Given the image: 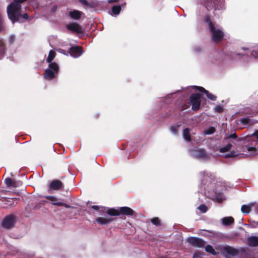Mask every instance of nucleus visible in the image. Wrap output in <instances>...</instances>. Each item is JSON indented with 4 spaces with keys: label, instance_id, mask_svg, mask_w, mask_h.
<instances>
[{
    "label": "nucleus",
    "instance_id": "nucleus-32",
    "mask_svg": "<svg viewBox=\"0 0 258 258\" xmlns=\"http://www.w3.org/2000/svg\"><path fill=\"white\" fill-rule=\"evenodd\" d=\"M152 223L158 226L160 224V220L158 218H154L151 220Z\"/></svg>",
    "mask_w": 258,
    "mask_h": 258
},
{
    "label": "nucleus",
    "instance_id": "nucleus-10",
    "mask_svg": "<svg viewBox=\"0 0 258 258\" xmlns=\"http://www.w3.org/2000/svg\"><path fill=\"white\" fill-rule=\"evenodd\" d=\"M69 53L72 57H78L82 54L81 47L79 46L73 47L69 49Z\"/></svg>",
    "mask_w": 258,
    "mask_h": 258
},
{
    "label": "nucleus",
    "instance_id": "nucleus-25",
    "mask_svg": "<svg viewBox=\"0 0 258 258\" xmlns=\"http://www.w3.org/2000/svg\"><path fill=\"white\" fill-rule=\"evenodd\" d=\"M205 250L207 252H209L213 255H216L217 254V252L215 251L214 249L213 248V247L210 245H207L205 247Z\"/></svg>",
    "mask_w": 258,
    "mask_h": 258
},
{
    "label": "nucleus",
    "instance_id": "nucleus-3",
    "mask_svg": "<svg viewBox=\"0 0 258 258\" xmlns=\"http://www.w3.org/2000/svg\"><path fill=\"white\" fill-rule=\"evenodd\" d=\"M58 69V66L56 63H50L44 74V78L47 80L52 79L55 75L57 73Z\"/></svg>",
    "mask_w": 258,
    "mask_h": 258
},
{
    "label": "nucleus",
    "instance_id": "nucleus-44",
    "mask_svg": "<svg viewBox=\"0 0 258 258\" xmlns=\"http://www.w3.org/2000/svg\"><path fill=\"white\" fill-rule=\"evenodd\" d=\"M118 0H108L109 3H112L117 2Z\"/></svg>",
    "mask_w": 258,
    "mask_h": 258
},
{
    "label": "nucleus",
    "instance_id": "nucleus-13",
    "mask_svg": "<svg viewBox=\"0 0 258 258\" xmlns=\"http://www.w3.org/2000/svg\"><path fill=\"white\" fill-rule=\"evenodd\" d=\"M194 87L198 89L201 92H204L206 94L207 97L210 100L213 101L216 100L217 98L216 96L210 93L209 91L206 90L204 88L197 86H194Z\"/></svg>",
    "mask_w": 258,
    "mask_h": 258
},
{
    "label": "nucleus",
    "instance_id": "nucleus-29",
    "mask_svg": "<svg viewBox=\"0 0 258 258\" xmlns=\"http://www.w3.org/2000/svg\"><path fill=\"white\" fill-rule=\"evenodd\" d=\"M120 10H121V8L119 6H114L112 9V13L115 15L119 14V13H120Z\"/></svg>",
    "mask_w": 258,
    "mask_h": 258
},
{
    "label": "nucleus",
    "instance_id": "nucleus-1",
    "mask_svg": "<svg viewBox=\"0 0 258 258\" xmlns=\"http://www.w3.org/2000/svg\"><path fill=\"white\" fill-rule=\"evenodd\" d=\"M26 0H14V2L8 6L7 13L9 18L14 23L19 21V17L21 16V3Z\"/></svg>",
    "mask_w": 258,
    "mask_h": 258
},
{
    "label": "nucleus",
    "instance_id": "nucleus-31",
    "mask_svg": "<svg viewBox=\"0 0 258 258\" xmlns=\"http://www.w3.org/2000/svg\"><path fill=\"white\" fill-rule=\"evenodd\" d=\"M198 208L203 213H205L207 211V207L204 205H201Z\"/></svg>",
    "mask_w": 258,
    "mask_h": 258
},
{
    "label": "nucleus",
    "instance_id": "nucleus-18",
    "mask_svg": "<svg viewBox=\"0 0 258 258\" xmlns=\"http://www.w3.org/2000/svg\"><path fill=\"white\" fill-rule=\"evenodd\" d=\"M82 14V13L80 11L74 10L69 13L70 16L74 19H79Z\"/></svg>",
    "mask_w": 258,
    "mask_h": 258
},
{
    "label": "nucleus",
    "instance_id": "nucleus-40",
    "mask_svg": "<svg viewBox=\"0 0 258 258\" xmlns=\"http://www.w3.org/2000/svg\"><path fill=\"white\" fill-rule=\"evenodd\" d=\"M192 258H202L200 254H198L197 253H195Z\"/></svg>",
    "mask_w": 258,
    "mask_h": 258
},
{
    "label": "nucleus",
    "instance_id": "nucleus-11",
    "mask_svg": "<svg viewBox=\"0 0 258 258\" xmlns=\"http://www.w3.org/2000/svg\"><path fill=\"white\" fill-rule=\"evenodd\" d=\"M46 199L51 202H52V204L54 205H56L58 206H64L66 208H69L70 206L67 205L66 204H64L63 202L60 200L57 199L54 196H47L46 197Z\"/></svg>",
    "mask_w": 258,
    "mask_h": 258
},
{
    "label": "nucleus",
    "instance_id": "nucleus-43",
    "mask_svg": "<svg viewBox=\"0 0 258 258\" xmlns=\"http://www.w3.org/2000/svg\"><path fill=\"white\" fill-rule=\"evenodd\" d=\"M229 137L231 138H236L237 137V136L235 134H233L231 135Z\"/></svg>",
    "mask_w": 258,
    "mask_h": 258
},
{
    "label": "nucleus",
    "instance_id": "nucleus-36",
    "mask_svg": "<svg viewBox=\"0 0 258 258\" xmlns=\"http://www.w3.org/2000/svg\"><path fill=\"white\" fill-rule=\"evenodd\" d=\"M15 40V36L12 35L9 37V41L11 43H13Z\"/></svg>",
    "mask_w": 258,
    "mask_h": 258
},
{
    "label": "nucleus",
    "instance_id": "nucleus-23",
    "mask_svg": "<svg viewBox=\"0 0 258 258\" xmlns=\"http://www.w3.org/2000/svg\"><path fill=\"white\" fill-rule=\"evenodd\" d=\"M183 137L185 140L187 141H190L191 139L189 134V130L188 128H186L183 130Z\"/></svg>",
    "mask_w": 258,
    "mask_h": 258
},
{
    "label": "nucleus",
    "instance_id": "nucleus-5",
    "mask_svg": "<svg viewBox=\"0 0 258 258\" xmlns=\"http://www.w3.org/2000/svg\"><path fill=\"white\" fill-rule=\"evenodd\" d=\"M220 250L221 253L225 256L229 255L235 256L238 254V251L236 249L229 246L222 247Z\"/></svg>",
    "mask_w": 258,
    "mask_h": 258
},
{
    "label": "nucleus",
    "instance_id": "nucleus-34",
    "mask_svg": "<svg viewBox=\"0 0 258 258\" xmlns=\"http://www.w3.org/2000/svg\"><path fill=\"white\" fill-rule=\"evenodd\" d=\"M251 54L255 58H258V47L257 49L253 50Z\"/></svg>",
    "mask_w": 258,
    "mask_h": 258
},
{
    "label": "nucleus",
    "instance_id": "nucleus-20",
    "mask_svg": "<svg viewBox=\"0 0 258 258\" xmlns=\"http://www.w3.org/2000/svg\"><path fill=\"white\" fill-rule=\"evenodd\" d=\"M247 151L249 152L248 154H245L246 156H255L257 154V150L254 147H250L247 146L246 147Z\"/></svg>",
    "mask_w": 258,
    "mask_h": 258
},
{
    "label": "nucleus",
    "instance_id": "nucleus-6",
    "mask_svg": "<svg viewBox=\"0 0 258 258\" xmlns=\"http://www.w3.org/2000/svg\"><path fill=\"white\" fill-rule=\"evenodd\" d=\"M187 241L191 245L198 247H202L205 245V242L202 239L197 237H189L187 239Z\"/></svg>",
    "mask_w": 258,
    "mask_h": 258
},
{
    "label": "nucleus",
    "instance_id": "nucleus-22",
    "mask_svg": "<svg viewBox=\"0 0 258 258\" xmlns=\"http://www.w3.org/2000/svg\"><path fill=\"white\" fill-rule=\"evenodd\" d=\"M5 47L3 41L0 39V59H2L5 55Z\"/></svg>",
    "mask_w": 258,
    "mask_h": 258
},
{
    "label": "nucleus",
    "instance_id": "nucleus-41",
    "mask_svg": "<svg viewBox=\"0 0 258 258\" xmlns=\"http://www.w3.org/2000/svg\"><path fill=\"white\" fill-rule=\"evenodd\" d=\"M22 18L25 19H27L28 18V15L27 14H24V15L21 16Z\"/></svg>",
    "mask_w": 258,
    "mask_h": 258
},
{
    "label": "nucleus",
    "instance_id": "nucleus-45",
    "mask_svg": "<svg viewBox=\"0 0 258 258\" xmlns=\"http://www.w3.org/2000/svg\"><path fill=\"white\" fill-rule=\"evenodd\" d=\"M57 7L56 6H53L51 10L53 12H54L56 10Z\"/></svg>",
    "mask_w": 258,
    "mask_h": 258
},
{
    "label": "nucleus",
    "instance_id": "nucleus-27",
    "mask_svg": "<svg viewBox=\"0 0 258 258\" xmlns=\"http://www.w3.org/2000/svg\"><path fill=\"white\" fill-rule=\"evenodd\" d=\"M179 125L175 124L171 126L170 127L171 132L174 135H176L178 132V128L179 127Z\"/></svg>",
    "mask_w": 258,
    "mask_h": 258
},
{
    "label": "nucleus",
    "instance_id": "nucleus-21",
    "mask_svg": "<svg viewBox=\"0 0 258 258\" xmlns=\"http://www.w3.org/2000/svg\"><path fill=\"white\" fill-rule=\"evenodd\" d=\"M234 222V219L232 217H227L222 219V224L224 225H229Z\"/></svg>",
    "mask_w": 258,
    "mask_h": 258
},
{
    "label": "nucleus",
    "instance_id": "nucleus-39",
    "mask_svg": "<svg viewBox=\"0 0 258 258\" xmlns=\"http://www.w3.org/2000/svg\"><path fill=\"white\" fill-rule=\"evenodd\" d=\"M252 136H255L257 138V142H258V130L252 134Z\"/></svg>",
    "mask_w": 258,
    "mask_h": 258
},
{
    "label": "nucleus",
    "instance_id": "nucleus-2",
    "mask_svg": "<svg viewBox=\"0 0 258 258\" xmlns=\"http://www.w3.org/2000/svg\"><path fill=\"white\" fill-rule=\"evenodd\" d=\"M204 22L209 26L213 41L218 42L222 40L224 37L223 32L220 29L214 26L209 17H205Z\"/></svg>",
    "mask_w": 258,
    "mask_h": 258
},
{
    "label": "nucleus",
    "instance_id": "nucleus-35",
    "mask_svg": "<svg viewBox=\"0 0 258 258\" xmlns=\"http://www.w3.org/2000/svg\"><path fill=\"white\" fill-rule=\"evenodd\" d=\"M236 155H237V154H236V153L234 151H232V152H231L230 154L225 155V157H230V156L234 157V156H236Z\"/></svg>",
    "mask_w": 258,
    "mask_h": 258
},
{
    "label": "nucleus",
    "instance_id": "nucleus-8",
    "mask_svg": "<svg viewBox=\"0 0 258 258\" xmlns=\"http://www.w3.org/2000/svg\"><path fill=\"white\" fill-rule=\"evenodd\" d=\"M191 156L199 159H206L208 155L205 150L202 149H195L191 151Z\"/></svg>",
    "mask_w": 258,
    "mask_h": 258
},
{
    "label": "nucleus",
    "instance_id": "nucleus-17",
    "mask_svg": "<svg viewBox=\"0 0 258 258\" xmlns=\"http://www.w3.org/2000/svg\"><path fill=\"white\" fill-rule=\"evenodd\" d=\"M248 244L250 246H258V237L250 236L248 238Z\"/></svg>",
    "mask_w": 258,
    "mask_h": 258
},
{
    "label": "nucleus",
    "instance_id": "nucleus-37",
    "mask_svg": "<svg viewBox=\"0 0 258 258\" xmlns=\"http://www.w3.org/2000/svg\"><path fill=\"white\" fill-rule=\"evenodd\" d=\"M249 119L247 118H243L241 119V121L242 123H248L249 122Z\"/></svg>",
    "mask_w": 258,
    "mask_h": 258
},
{
    "label": "nucleus",
    "instance_id": "nucleus-28",
    "mask_svg": "<svg viewBox=\"0 0 258 258\" xmlns=\"http://www.w3.org/2000/svg\"><path fill=\"white\" fill-rule=\"evenodd\" d=\"M231 147H232V145L231 144H228L226 146H225L223 148H221L220 149V152L221 153H225V152L229 151L231 149Z\"/></svg>",
    "mask_w": 258,
    "mask_h": 258
},
{
    "label": "nucleus",
    "instance_id": "nucleus-4",
    "mask_svg": "<svg viewBox=\"0 0 258 258\" xmlns=\"http://www.w3.org/2000/svg\"><path fill=\"white\" fill-rule=\"evenodd\" d=\"M201 96L200 94H192L190 97V104L192 106L194 110H197L199 109L201 104Z\"/></svg>",
    "mask_w": 258,
    "mask_h": 258
},
{
    "label": "nucleus",
    "instance_id": "nucleus-9",
    "mask_svg": "<svg viewBox=\"0 0 258 258\" xmlns=\"http://www.w3.org/2000/svg\"><path fill=\"white\" fill-rule=\"evenodd\" d=\"M67 28L73 32L80 33L83 32L82 27L76 23H70L67 25Z\"/></svg>",
    "mask_w": 258,
    "mask_h": 258
},
{
    "label": "nucleus",
    "instance_id": "nucleus-12",
    "mask_svg": "<svg viewBox=\"0 0 258 258\" xmlns=\"http://www.w3.org/2000/svg\"><path fill=\"white\" fill-rule=\"evenodd\" d=\"M62 186V182L59 180H55L50 182L49 187L51 189L57 190Z\"/></svg>",
    "mask_w": 258,
    "mask_h": 258
},
{
    "label": "nucleus",
    "instance_id": "nucleus-26",
    "mask_svg": "<svg viewBox=\"0 0 258 258\" xmlns=\"http://www.w3.org/2000/svg\"><path fill=\"white\" fill-rule=\"evenodd\" d=\"M55 56V53L53 50H50L49 53L48 57L46 59V61L49 63L51 61Z\"/></svg>",
    "mask_w": 258,
    "mask_h": 258
},
{
    "label": "nucleus",
    "instance_id": "nucleus-42",
    "mask_svg": "<svg viewBox=\"0 0 258 258\" xmlns=\"http://www.w3.org/2000/svg\"><path fill=\"white\" fill-rule=\"evenodd\" d=\"M81 3L84 5H87V2L86 0H79Z\"/></svg>",
    "mask_w": 258,
    "mask_h": 258
},
{
    "label": "nucleus",
    "instance_id": "nucleus-38",
    "mask_svg": "<svg viewBox=\"0 0 258 258\" xmlns=\"http://www.w3.org/2000/svg\"><path fill=\"white\" fill-rule=\"evenodd\" d=\"M91 208L95 210H99V207L98 206H96V205H93V206H91Z\"/></svg>",
    "mask_w": 258,
    "mask_h": 258
},
{
    "label": "nucleus",
    "instance_id": "nucleus-19",
    "mask_svg": "<svg viewBox=\"0 0 258 258\" xmlns=\"http://www.w3.org/2000/svg\"><path fill=\"white\" fill-rule=\"evenodd\" d=\"M6 184H7V185L8 186H16L17 185H19L20 184H22V182L21 181H18V183L16 184V183L13 181L11 178H7L6 179H5V181Z\"/></svg>",
    "mask_w": 258,
    "mask_h": 258
},
{
    "label": "nucleus",
    "instance_id": "nucleus-14",
    "mask_svg": "<svg viewBox=\"0 0 258 258\" xmlns=\"http://www.w3.org/2000/svg\"><path fill=\"white\" fill-rule=\"evenodd\" d=\"M112 220V219L109 217H99L96 219V221L101 225H106Z\"/></svg>",
    "mask_w": 258,
    "mask_h": 258
},
{
    "label": "nucleus",
    "instance_id": "nucleus-15",
    "mask_svg": "<svg viewBox=\"0 0 258 258\" xmlns=\"http://www.w3.org/2000/svg\"><path fill=\"white\" fill-rule=\"evenodd\" d=\"M254 205V203H250L248 205H243L241 207V210L243 213L248 214L249 213L251 209Z\"/></svg>",
    "mask_w": 258,
    "mask_h": 258
},
{
    "label": "nucleus",
    "instance_id": "nucleus-16",
    "mask_svg": "<svg viewBox=\"0 0 258 258\" xmlns=\"http://www.w3.org/2000/svg\"><path fill=\"white\" fill-rule=\"evenodd\" d=\"M119 213L125 215H132L134 211L128 207H123L119 209Z\"/></svg>",
    "mask_w": 258,
    "mask_h": 258
},
{
    "label": "nucleus",
    "instance_id": "nucleus-33",
    "mask_svg": "<svg viewBox=\"0 0 258 258\" xmlns=\"http://www.w3.org/2000/svg\"><path fill=\"white\" fill-rule=\"evenodd\" d=\"M215 110L217 112H221L223 110V107L221 105H217L215 107Z\"/></svg>",
    "mask_w": 258,
    "mask_h": 258
},
{
    "label": "nucleus",
    "instance_id": "nucleus-24",
    "mask_svg": "<svg viewBox=\"0 0 258 258\" xmlns=\"http://www.w3.org/2000/svg\"><path fill=\"white\" fill-rule=\"evenodd\" d=\"M107 214L111 216H117L119 214V210L114 209H109L107 210Z\"/></svg>",
    "mask_w": 258,
    "mask_h": 258
},
{
    "label": "nucleus",
    "instance_id": "nucleus-30",
    "mask_svg": "<svg viewBox=\"0 0 258 258\" xmlns=\"http://www.w3.org/2000/svg\"><path fill=\"white\" fill-rule=\"evenodd\" d=\"M215 131V128L213 127H210L209 128L204 131V134L206 135H211L213 134Z\"/></svg>",
    "mask_w": 258,
    "mask_h": 258
},
{
    "label": "nucleus",
    "instance_id": "nucleus-46",
    "mask_svg": "<svg viewBox=\"0 0 258 258\" xmlns=\"http://www.w3.org/2000/svg\"><path fill=\"white\" fill-rule=\"evenodd\" d=\"M58 51L59 52H60V53H62L64 54V52H63L64 51H63V50H62V49H59V50H58Z\"/></svg>",
    "mask_w": 258,
    "mask_h": 258
},
{
    "label": "nucleus",
    "instance_id": "nucleus-7",
    "mask_svg": "<svg viewBox=\"0 0 258 258\" xmlns=\"http://www.w3.org/2000/svg\"><path fill=\"white\" fill-rule=\"evenodd\" d=\"M15 220L13 216L6 217L2 222V226L5 228H11L14 226Z\"/></svg>",
    "mask_w": 258,
    "mask_h": 258
}]
</instances>
